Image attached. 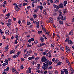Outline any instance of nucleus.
Returning <instances> with one entry per match:
<instances>
[{
  "mask_svg": "<svg viewBox=\"0 0 74 74\" xmlns=\"http://www.w3.org/2000/svg\"><path fill=\"white\" fill-rule=\"evenodd\" d=\"M15 44H18V41L17 40H16L15 41V43H14Z\"/></svg>",
  "mask_w": 74,
  "mask_h": 74,
  "instance_id": "54",
  "label": "nucleus"
},
{
  "mask_svg": "<svg viewBox=\"0 0 74 74\" xmlns=\"http://www.w3.org/2000/svg\"><path fill=\"white\" fill-rule=\"evenodd\" d=\"M5 33L6 34H9L10 33V32H9V30H7L5 31Z\"/></svg>",
  "mask_w": 74,
  "mask_h": 74,
  "instance_id": "15",
  "label": "nucleus"
},
{
  "mask_svg": "<svg viewBox=\"0 0 74 74\" xmlns=\"http://www.w3.org/2000/svg\"><path fill=\"white\" fill-rule=\"evenodd\" d=\"M65 73L66 74H69V72L68 71H67V70L66 69H63Z\"/></svg>",
  "mask_w": 74,
  "mask_h": 74,
  "instance_id": "8",
  "label": "nucleus"
},
{
  "mask_svg": "<svg viewBox=\"0 0 74 74\" xmlns=\"http://www.w3.org/2000/svg\"><path fill=\"white\" fill-rule=\"evenodd\" d=\"M41 60L42 62H45V63H47V62L48 61V60L46 59L45 57L44 56H43L42 57Z\"/></svg>",
  "mask_w": 74,
  "mask_h": 74,
  "instance_id": "1",
  "label": "nucleus"
},
{
  "mask_svg": "<svg viewBox=\"0 0 74 74\" xmlns=\"http://www.w3.org/2000/svg\"><path fill=\"white\" fill-rule=\"evenodd\" d=\"M0 33L1 34H3V31H2L1 29H0Z\"/></svg>",
  "mask_w": 74,
  "mask_h": 74,
  "instance_id": "58",
  "label": "nucleus"
},
{
  "mask_svg": "<svg viewBox=\"0 0 74 74\" xmlns=\"http://www.w3.org/2000/svg\"><path fill=\"white\" fill-rule=\"evenodd\" d=\"M39 58H40V57H36L35 58V60H38Z\"/></svg>",
  "mask_w": 74,
  "mask_h": 74,
  "instance_id": "47",
  "label": "nucleus"
},
{
  "mask_svg": "<svg viewBox=\"0 0 74 74\" xmlns=\"http://www.w3.org/2000/svg\"><path fill=\"white\" fill-rule=\"evenodd\" d=\"M18 55L19 56V55L21 54V52L19 51L17 53Z\"/></svg>",
  "mask_w": 74,
  "mask_h": 74,
  "instance_id": "60",
  "label": "nucleus"
},
{
  "mask_svg": "<svg viewBox=\"0 0 74 74\" xmlns=\"http://www.w3.org/2000/svg\"><path fill=\"white\" fill-rule=\"evenodd\" d=\"M61 74H64V71L63 70H61Z\"/></svg>",
  "mask_w": 74,
  "mask_h": 74,
  "instance_id": "38",
  "label": "nucleus"
},
{
  "mask_svg": "<svg viewBox=\"0 0 74 74\" xmlns=\"http://www.w3.org/2000/svg\"><path fill=\"white\" fill-rule=\"evenodd\" d=\"M4 62L5 63H6L7 64H8V60L7 59L5 60V61H4Z\"/></svg>",
  "mask_w": 74,
  "mask_h": 74,
  "instance_id": "30",
  "label": "nucleus"
},
{
  "mask_svg": "<svg viewBox=\"0 0 74 74\" xmlns=\"http://www.w3.org/2000/svg\"><path fill=\"white\" fill-rule=\"evenodd\" d=\"M7 64L6 63H4L3 64H2V66H4V67H5V65H7Z\"/></svg>",
  "mask_w": 74,
  "mask_h": 74,
  "instance_id": "42",
  "label": "nucleus"
},
{
  "mask_svg": "<svg viewBox=\"0 0 74 74\" xmlns=\"http://www.w3.org/2000/svg\"><path fill=\"white\" fill-rule=\"evenodd\" d=\"M33 16L34 18H36L37 17V16L36 14H34L33 15Z\"/></svg>",
  "mask_w": 74,
  "mask_h": 74,
  "instance_id": "46",
  "label": "nucleus"
},
{
  "mask_svg": "<svg viewBox=\"0 0 74 74\" xmlns=\"http://www.w3.org/2000/svg\"><path fill=\"white\" fill-rule=\"evenodd\" d=\"M49 73L50 74H53V72L52 71H50L49 72Z\"/></svg>",
  "mask_w": 74,
  "mask_h": 74,
  "instance_id": "56",
  "label": "nucleus"
},
{
  "mask_svg": "<svg viewBox=\"0 0 74 74\" xmlns=\"http://www.w3.org/2000/svg\"><path fill=\"white\" fill-rule=\"evenodd\" d=\"M61 19V17L58 16L57 18V20L59 21Z\"/></svg>",
  "mask_w": 74,
  "mask_h": 74,
  "instance_id": "24",
  "label": "nucleus"
},
{
  "mask_svg": "<svg viewBox=\"0 0 74 74\" xmlns=\"http://www.w3.org/2000/svg\"><path fill=\"white\" fill-rule=\"evenodd\" d=\"M65 47L66 48V52L68 53H69L70 51V48H69V47H67V46H65Z\"/></svg>",
  "mask_w": 74,
  "mask_h": 74,
  "instance_id": "4",
  "label": "nucleus"
},
{
  "mask_svg": "<svg viewBox=\"0 0 74 74\" xmlns=\"http://www.w3.org/2000/svg\"><path fill=\"white\" fill-rule=\"evenodd\" d=\"M67 4V1H64V6H66Z\"/></svg>",
  "mask_w": 74,
  "mask_h": 74,
  "instance_id": "14",
  "label": "nucleus"
},
{
  "mask_svg": "<svg viewBox=\"0 0 74 74\" xmlns=\"http://www.w3.org/2000/svg\"><path fill=\"white\" fill-rule=\"evenodd\" d=\"M46 63H48L49 65H49H51V64H52V62L50 61L49 60L48 61H47L46 62Z\"/></svg>",
  "mask_w": 74,
  "mask_h": 74,
  "instance_id": "6",
  "label": "nucleus"
},
{
  "mask_svg": "<svg viewBox=\"0 0 74 74\" xmlns=\"http://www.w3.org/2000/svg\"><path fill=\"white\" fill-rule=\"evenodd\" d=\"M27 47H32L31 45H30L29 44H28L27 45Z\"/></svg>",
  "mask_w": 74,
  "mask_h": 74,
  "instance_id": "48",
  "label": "nucleus"
},
{
  "mask_svg": "<svg viewBox=\"0 0 74 74\" xmlns=\"http://www.w3.org/2000/svg\"><path fill=\"white\" fill-rule=\"evenodd\" d=\"M53 0H50V2L51 4L53 3Z\"/></svg>",
  "mask_w": 74,
  "mask_h": 74,
  "instance_id": "64",
  "label": "nucleus"
},
{
  "mask_svg": "<svg viewBox=\"0 0 74 74\" xmlns=\"http://www.w3.org/2000/svg\"><path fill=\"white\" fill-rule=\"evenodd\" d=\"M12 71L13 72H14V71H16V69L15 68H13L12 69Z\"/></svg>",
  "mask_w": 74,
  "mask_h": 74,
  "instance_id": "40",
  "label": "nucleus"
},
{
  "mask_svg": "<svg viewBox=\"0 0 74 74\" xmlns=\"http://www.w3.org/2000/svg\"><path fill=\"white\" fill-rule=\"evenodd\" d=\"M38 9H35L34 11V12H38Z\"/></svg>",
  "mask_w": 74,
  "mask_h": 74,
  "instance_id": "34",
  "label": "nucleus"
},
{
  "mask_svg": "<svg viewBox=\"0 0 74 74\" xmlns=\"http://www.w3.org/2000/svg\"><path fill=\"white\" fill-rule=\"evenodd\" d=\"M69 33L70 34L71 36H72V35H73V30L69 32Z\"/></svg>",
  "mask_w": 74,
  "mask_h": 74,
  "instance_id": "21",
  "label": "nucleus"
},
{
  "mask_svg": "<svg viewBox=\"0 0 74 74\" xmlns=\"http://www.w3.org/2000/svg\"><path fill=\"white\" fill-rule=\"evenodd\" d=\"M3 39L5 40V36H3Z\"/></svg>",
  "mask_w": 74,
  "mask_h": 74,
  "instance_id": "63",
  "label": "nucleus"
},
{
  "mask_svg": "<svg viewBox=\"0 0 74 74\" xmlns=\"http://www.w3.org/2000/svg\"><path fill=\"white\" fill-rule=\"evenodd\" d=\"M19 46V44H18L17 45H16L15 48V49H16Z\"/></svg>",
  "mask_w": 74,
  "mask_h": 74,
  "instance_id": "43",
  "label": "nucleus"
},
{
  "mask_svg": "<svg viewBox=\"0 0 74 74\" xmlns=\"http://www.w3.org/2000/svg\"><path fill=\"white\" fill-rule=\"evenodd\" d=\"M32 64H33V65H34V64H36V63L35 62L33 61V62H31Z\"/></svg>",
  "mask_w": 74,
  "mask_h": 74,
  "instance_id": "37",
  "label": "nucleus"
},
{
  "mask_svg": "<svg viewBox=\"0 0 74 74\" xmlns=\"http://www.w3.org/2000/svg\"><path fill=\"white\" fill-rule=\"evenodd\" d=\"M40 40L42 42H44V38L42 37H41L40 38Z\"/></svg>",
  "mask_w": 74,
  "mask_h": 74,
  "instance_id": "16",
  "label": "nucleus"
},
{
  "mask_svg": "<svg viewBox=\"0 0 74 74\" xmlns=\"http://www.w3.org/2000/svg\"><path fill=\"white\" fill-rule=\"evenodd\" d=\"M62 64V62H59L57 63V65H60Z\"/></svg>",
  "mask_w": 74,
  "mask_h": 74,
  "instance_id": "35",
  "label": "nucleus"
},
{
  "mask_svg": "<svg viewBox=\"0 0 74 74\" xmlns=\"http://www.w3.org/2000/svg\"><path fill=\"white\" fill-rule=\"evenodd\" d=\"M43 65L42 66L43 69H45V63H43Z\"/></svg>",
  "mask_w": 74,
  "mask_h": 74,
  "instance_id": "44",
  "label": "nucleus"
},
{
  "mask_svg": "<svg viewBox=\"0 0 74 74\" xmlns=\"http://www.w3.org/2000/svg\"><path fill=\"white\" fill-rule=\"evenodd\" d=\"M32 57H30L28 58V59L29 60H32Z\"/></svg>",
  "mask_w": 74,
  "mask_h": 74,
  "instance_id": "52",
  "label": "nucleus"
},
{
  "mask_svg": "<svg viewBox=\"0 0 74 74\" xmlns=\"http://www.w3.org/2000/svg\"><path fill=\"white\" fill-rule=\"evenodd\" d=\"M40 8L41 10H42L43 9V6H40Z\"/></svg>",
  "mask_w": 74,
  "mask_h": 74,
  "instance_id": "45",
  "label": "nucleus"
},
{
  "mask_svg": "<svg viewBox=\"0 0 74 74\" xmlns=\"http://www.w3.org/2000/svg\"><path fill=\"white\" fill-rule=\"evenodd\" d=\"M18 56L16 55H15L13 56V58L14 59H15L16 58H17Z\"/></svg>",
  "mask_w": 74,
  "mask_h": 74,
  "instance_id": "26",
  "label": "nucleus"
},
{
  "mask_svg": "<svg viewBox=\"0 0 74 74\" xmlns=\"http://www.w3.org/2000/svg\"><path fill=\"white\" fill-rule=\"evenodd\" d=\"M59 23H60V24H62L63 25V20H62V21H59Z\"/></svg>",
  "mask_w": 74,
  "mask_h": 74,
  "instance_id": "17",
  "label": "nucleus"
},
{
  "mask_svg": "<svg viewBox=\"0 0 74 74\" xmlns=\"http://www.w3.org/2000/svg\"><path fill=\"white\" fill-rule=\"evenodd\" d=\"M28 70H29V73H32V71H31V68H30L29 67L28 68Z\"/></svg>",
  "mask_w": 74,
  "mask_h": 74,
  "instance_id": "41",
  "label": "nucleus"
},
{
  "mask_svg": "<svg viewBox=\"0 0 74 74\" xmlns=\"http://www.w3.org/2000/svg\"><path fill=\"white\" fill-rule=\"evenodd\" d=\"M11 23L10 22H8L7 24V26L8 27H11Z\"/></svg>",
  "mask_w": 74,
  "mask_h": 74,
  "instance_id": "7",
  "label": "nucleus"
},
{
  "mask_svg": "<svg viewBox=\"0 0 74 74\" xmlns=\"http://www.w3.org/2000/svg\"><path fill=\"white\" fill-rule=\"evenodd\" d=\"M55 73L56 74H58L59 73V71H56Z\"/></svg>",
  "mask_w": 74,
  "mask_h": 74,
  "instance_id": "53",
  "label": "nucleus"
},
{
  "mask_svg": "<svg viewBox=\"0 0 74 74\" xmlns=\"http://www.w3.org/2000/svg\"><path fill=\"white\" fill-rule=\"evenodd\" d=\"M55 1L54 3H56L58 2H59V0H54Z\"/></svg>",
  "mask_w": 74,
  "mask_h": 74,
  "instance_id": "31",
  "label": "nucleus"
},
{
  "mask_svg": "<svg viewBox=\"0 0 74 74\" xmlns=\"http://www.w3.org/2000/svg\"><path fill=\"white\" fill-rule=\"evenodd\" d=\"M27 25H28V26H30V24H31V23L30 22H28L27 23Z\"/></svg>",
  "mask_w": 74,
  "mask_h": 74,
  "instance_id": "29",
  "label": "nucleus"
},
{
  "mask_svg": "<svg viewBox=\"0 0 74 74\" xmlns=\"http://www.w3.org/2000/svg\"><path fill=\"white\" fill-rule=\"evenodd\" d=\"M31 41H34V39L33 38H32L28 40V42L29 43H30Z\"/></svg>",
  "mask_w": 74,
  "mask_h": 74,
  "instance_id": "9",
  "label": "nucleus"
},
{
  "mask_svg": "<svg viewBox=\"0 0 74 74\" xmlns=\"http://www.w3.org/2000/svg\"><path fill=\"white\" fill-rule=\"evenodd\" d=\"M46 4H47V3H46L44 2H43V5H45V6L46 5Z\"/></svg>",
  "mask_w": 74,
  "mask_h": 74,
  "instance_id": "50",
  "label": "nucleus"
},
{
  "mask_svg": "<svg viewBox=\"0 0 74 74\" xmlns=\"http://www.w3.org/2000/svg\"><path fill=\"white\" fill-rule=\"evenodd\" d=\"M8 46L7 45L5 47V50H6V51H8Z\"/></svg>",
  "mask_w": 74,
  "mask_h": 74,
  "instance_id": "27",
  "label": "nucleus"
},
{
  "mask_svg": "<svg viewBox=\"0 0 74 74\" xmlns=\"http://www.w3.org/2000/svg\"><path fill=\"white\" fill-rule=\"evenodd\" d=\"M15 7H16V8H15V10H16V9H17V8H18V5L16 4V5H15Z\"/></svg>",
  "mask_w": 74,
  "mask_h": 74,
  "instance_id": "59",
  "label": "nucleus"
},
{
  "mask_svg": "<svg viewBox=\"0 0 74 74\" xmlns=\"http://www.w3.org/2000/svg\"><path fill=\"white\" fill-rule=\"evenodd\" d=\"M59 61V60H58V59H57L54 62V63H58V61Z\"/></svg>",
  "mask_w": 74,
  "mask_h": 74,
  "instance_id": "25",
  "label": "nucleus"
},
{
  "mask_svg": "<svg viewBox=\"0 0 74 74\" xmlns=\"http://www.w3.org/2000/svg\"><path fill=\"white\" fill-rule=\"evenodd\" d=\"M63 12L64 14H66V13H67V10L66 9H64L63 10Z\"/></svg>",
  "mask_w": 74,
  "mask_h": 74,
  "instance_id": "23",
  "label": "nucleus"
},
{
  "mask_svg": "<svg viewBox=\"0 0 74 74\" xmlns=\"http://www.w3.org/2000/svg\"><path fill=\"white\" fill-rule=\"evenodd\" d=\"M19 10H20V8L18 7L17 9L16 10V11H17L18 12V11H19Z\"/></svg>",
  "mask_w": 74,
  "mask_h": 74,
  "instance_id": "49",
  "label": "nucleus"
},
{
  "mask_svg": "<svg viewBox=\"0 0 74 74\" xmlns=\"http://www.w3.org/2000/svg\"><path fill=\"white\" fill-rule=\"evenodd\" d=\"M52 66H50L48 67L49 70H50V69H52Z\"/></svg>",
  "mask_w": 74,
  "mask_h": 74,
  "instance_id": "61",
  "label": "nucleus"
},
{
  "mask_svg": "<svg viewBox=\"0 0 74 74\" xmlns=\"http://www.w3.org/2000/svg\"><path fill=\"white\" fill-rule=\"evenodd\" d=\"M15 37L16 38V40H19V39H18V38H19V36L17 35H16L15 36Z\"/></svg>",
  "mask_w": 74,
  "mask_h": 74,
  "instance_id": "18",
  "label": "nucleus"
},
{
  "mask_svg": "<svg viewBox=\"0 0 74 74\" xmlns=\"http://www.w3.org/2000/svg\"><path fill=\"white\" fill-rule=\"evenodd\" d=\"M10 15V13H8L7 14H6V16H7V17H5V19H8L10 18L9 16Z\"/></svg>",
  "mask_w": 74,
  "mask_h": 74,
  "instance_id": "5",
  "label": "nucleus"
},
{
  "mask_svg": "<svg viewBox=\"0 0 74 74\" xmlns=\"http://www.w3.org/2000/svg\"><path fill=\"white\" fill-rule=\"evenodd\" d=\"M58 12L60 13L59 15V16H62V10H60L59 11H58Z\"/></svg>",
  "mask_w": 74,
  "mask_h": 74,
  "instance_id": "11",
  "label": "nucleus"
},
{
  "mask_svg": "<svg viewBox=\"0 0 74 74\" xmlns=\"http://www.w3.org/2000/svg\"><path fill=\"white\" fill-rule=\"evenodd\" d=\"M49 22H53V19H52V18H50L49 19Z\"/></svg>",
  "mask_w": 74,
  "mask_h": 74,
  "instance_id": "12",
  "label": "nucleus"
},
{
  "mask_svg": "<svg viewBox=\"0 0 74 74\" xmlns=\"http://www.w3.org/2000/svg\"><path fill=\"white\" fill-rule=\"evenodd\" d=\"M43 55H46V51H45L44 52L42 53Z\"/></svg>",
  "mask_w": 74,
  "mask_h": 74,
  "instance_id": "57",
  "label": "nucleus"
},
{
  "mask_svg": "<svg viewBox=\"0 0 74 74\" xmlns=\"http://www.w3.org/2000/svg\"><path fill=\"white\" fill-rule=\"evenodd\" d=\"M71 71L72 73H74V70L72 68H71Z\"/></svg>",
  "mask_w": 74,
  "mask_h": 74,
  "instance_id": "22",
  "label": "nucleus"
},
{
  "mask_svg": "<svg viewBox=\"0 0 74 74\" xmlns=\"http://www.w3.org/2000/svg\"><path fill=\"white\" fill-rule=\"evenodd\" d=\"M49 64L48 63H46L45 64V69H48V67Z\"/></svg>",
  "mask_w": 74,
  "mask_h": 74,
  "instance_id": "10",
  "label": "nucleus"
},
{
  "mask_svg": "<svg viewBox=\"0 0 74 74\" xmlns=\"http://www.w3.org/2000/svg\"><path fill=\"white\" fill-rule=\"evenodd\" d=\"M40 45H42V46H43V45H46V44H45V43H41Z\"/></svg>",
  "mask_w": 74,
  "mask_h": 74,
  "instance_id": "36",
  "label": "nucleus"
},
{
  "mask_svg": "<svg viewBox=\"0 0 74 74\" xmlns=\"http://www.w3.org/2000/svg\"><path fill=\"white\" fill-rule=\"evenodd\" d=\"M65 42H68V44H72V43H73V42H72L71 41V40H70V39H69V38H67L66 40H65Z\"/></svg>",
  "mask_w": 74,
  "mask_h": 74,
  "instance_id": "3",
  "label": "nucleus"
},
{
  "mask_svg": "<svg viewBox=\"0 0 74 74\" xmlns=\"http://www.w3.org/2000/svg\"><path fill=\"white\" fill-rule=\"evenodd\" d=\"M38 34H41V33H42V31H38Z\"/></svg>",
  "mask_w": 74,
  "mask_h": 74,
  "instance_id": "32",
  "label": "nucleus"
},
{
  "mask_svg": "<svg viewBox=\"0 0 74 74\" xmlns=\"http://www.w3.org/2000/svg\"><path fill=\"white\" fill-rule=\"evenodd\" d=\"M36 23H37L36 25H37V26H36V27L37 28H39V22H38H38H36Z\"/></svg>",
  "mask_w": 74,
  "mask_h": 74,
  "instance_id": "20",
  "label": "nucleus"
},
{
  "mask_svg": "<svg viewBox=\"0 0 74 74\" xmlns=\"http://www.w3.org/2000/svg\"><path fill=\"white\" fill-rule=\"evenodd\" d=\"M60 49L62 51H64V48L63 47H62L61 46H60Z\"/></svg>",
  "mask_w": 74,
  "mask_h": 74,
  "instance_id": "19",
  "label": "nucleus"
},
{
  "mask_svg": "<svg viewBox=\"0 0 74 74\" xmlns=\"http://www.w3.org/2000/svg\"><path fill=\"white\" fill-rule=\"evenodd\" d=\"M52 60L53 62H55V58H53V59H52Z\"/></svg>",
  "mask_w": 74,
  "mask_h": 74,
  "instance_id": "62",
  "label": "nucleus"
},
{
  "mask_svg": "<svg viewBox=\"0 0 74 74\" xmlns=\"http://www.w3.org/2000/svg\"><path fill=\"white\" fill-rule=\"evenodd\" d=\"M57 9H59V8H60V7L59 6V5H57V8H56Z\"/></svg>",
  "mask_w": 74,
  "mask_h": 74,
  "instance_id": "55",
  "label": "nucleus"
},
{
  "mask_svg": "<svg viewBox=\"0 0 74 74\" xmlns=\"http://www.w3.org/2000/svg\"><path fill=\"white\" fill-rule=\"evenodd\" d=\"M34 43L35 44H37V43H38V41L37 40H35L34 42Z\"/></svg>",
  "mask_w": 74,
  "mask_h": 74,
  "instance_id": "33",
  "label": "nucleus"
},
{
  "mask_svg": "<svg viewBox=\"0 0 74 74\" xmlns=\"http://www.w3.org/2000/svg\"><path fill=\"white\" fill-rule=\"evenodd\" d=\"M10 70V68L8 67L7 68L5 69L6 71H8Z\"/></svg>",
  "mask_w": 74,
  "mask_h": 74,
  "instance_id": "28",
  "label": "nucleus"
},
{
  "mask_svg": "<svg viewBox=\"0 0 74 74\" xmlns=\"http://www.w3.org/2000/svg\"><path fill=\"white\" fill-rule=\"evenodd\" d=\"M3 12H4V13H5V12H6V9H3Z\"/></svg>",
  "mask_w": 74,
  "mask_h": 74,
  "instance_id": "51",
  "label": "nucleus"
},
{
  "mask_svg": "<svg viewBox=\"0 0 74 74\" xmlns=\"http://www.w3.org/2000/svg\"><path fill=\"white\" fill-rule=\"evenodd\" d=\"M66 62L68 63V64L69 66H70V63L68 60H66Z\"/></svg>",
  "mask_w": 74,
  "mask_h": 74,
  "instance_id": "39",
  "label": "nucleus"
},
{
  "mask_svg": "<svg viewBox=\"0 0 74 74\" xmlns=\"http://www.w3.org/2000/svg\"><path fill=\"white\" fill-rule=\"evenodd\" d=\"M59 7L61 8H63V6L62 3H61L59 4Z\"/></svg>",
  "mask_w": 74,
  "mask_h": 74,
  "instance_id": "13",
  "label": "nucleus"
},
{
  "mask_svg": "<svg viewBox=\"0 0 74 74\" xmlns=\"http://www.w3.org/2000/svg\"><path fill=\"white\" fill-rule=\"evenodd\" d=\"M31 53L28 51H27L26 52L25 55H24V58H26L27 56H29L30 55Z\"/></svg>",
  "mask_w": 74,
  "mask_h": 74,
  "instance_id": "2",
  "label": "nucleus"
}]
</instances>
